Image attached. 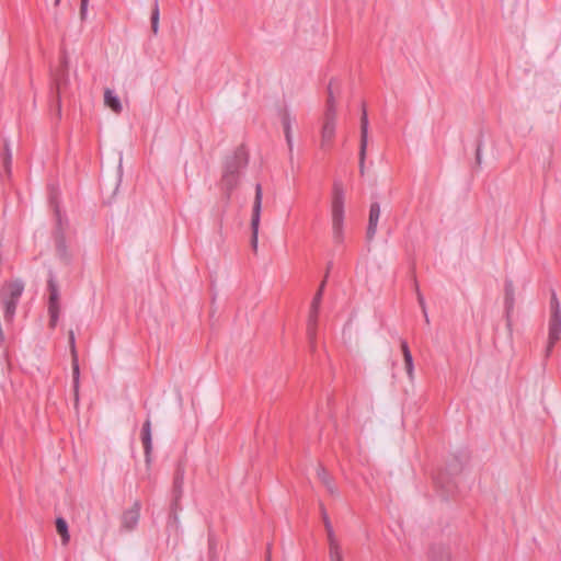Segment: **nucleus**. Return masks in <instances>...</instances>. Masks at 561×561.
Listing matches in <instances>:
<instances>
[{
	"label": "nucleus",
	"mask_w": 561,
	"mask_h": 561,
	"mask_svg": "<svg viewBox=\"0 0 561 561\" xmlns=\"http://www.w3.org/2000/svg\"><path fill=\"white\" fill-rule=\"evenodd\" d=\"M325 283H327V280L323 279L322 283L320 284L319 289L317 290V293L311 301V306H310L308 324H307V334L309 337L311 348L314 347L318 314H319V310H320V306H321V301H322Z\"/></svg>",
	"instance_id": "39448f33"
},
{
	"label": "nucleus",
	"mask_w": 561,
	"mask_h": 561,
	"mask_svg": "<svg viewBox=\"0 0 561 561\" xmlns=\"http://www.w3.org/2000/svg\"><path fill=\"white\" fill-rule=\"evenodd\" d=\"M423 314H424V318H425L426 323H428V322H430V319H428V316H427V311L425 310V312H423Z\"/></svg>",
	"instance_id": "f704fd0d"
},
{
	"label": "nucleus",
	"mask_w": 561,
	"mask_h": 561,
	"mask_svg": "<svg viewBox=\"0 0 561 561\" xmlns=\"http://www.w3.org/2000/svg\"><path fill=\"white\" fill-rule=\"evenodd\" d=\"M403 359H404L405 370H407L409 377L412 378L413 368H414L412 354L408 353L405 356H403Z\"/></svg>",
	"instance_id": "c85d7f7f"
},
{
	"label": "nucleus",
	"mask_w": 561,
	"mask_h": 561,
	"mask_svg": "<svg viewBox=\"0 0 561 561\" xmlns=\"http://www.w3.org/2000/svg\"><path fill=\"white\" fill-rule=\"evenodd\" d=\"M56 220H57V230H56L55 239H56L57 255L64 262L69 263L71 260V255L66 245V239H65V233H64V228H62V218H61L60 211L58 209H56Z\"/></svg>",
	"instance_id": "6e6552de"
},
{
	"label": "nucleus",
	"mask_w": 561,
	"mask_h": 561,
	"mask_svg": "<svg viewBox=\"0 0 561 561\" xmlns=\"http://www.w3.org/2000/svg\"><path fill=\"white\" fill-rule=\"evenodd\" d=\"M141 443L145 450L146 461L149 462L150 454L152 450V434H151V419L148 415L141 428Z\"/></svg>",
	"instance_id": "2eb2a0df"
},
{
	"label": "nucleus",
	"mask_w": 561,
	"mask_h": 561,
	"mask_svg": "<svg viewBox=\"0 0 561 561\" xmlns=\"http://www.w3.org/2000/svg\"><path fill=\"white\" fill-rule=\"evenodd\" d=\"M368 115L365 105L362 107V115H360V145L367 146L368 145Z\"/></svg>",
	"instance_id": "aec40b11"
},
{
	"label": "nucleus",
	"mask_w": 561,
	"mask_h": 561,
	"mask_svg": "<svg viewBox=\"0 0 561 561\" xmlns=\"http://www.w3.org/2000/svg\"><path fill=\"white\" fill-rule=\"evenodd\" d=\"M282 125L284 129L285 139L288 146V151L291 154L294 150V139H293V123L295 118L291 116L288 110H283L280 114Z\"/></svg>",
	"instance_id": "ddd939ff"
},
{
	"label": "nucleus",
	"mask_w": 561,
	"mask_h": 561,
	"mask_svg": "<svg viewBox=\"0 0 561 561\" xmlns=\"http://www.w3.org/2000/svg\"><path fill=\"white\" fill-rule=\"evenodd\" d=\"M104 104L116 114H119L123 111L118 96L111 89H105L104 91Z\"/></svg>",
	"instance_id": "f3484780"
},
{
	"label": "nucleus",
	"mask_w": 561,
	"mask_h": 561,
	"mask_svg": "<svg viewBox=\"0 0 561 561\" xmlns=\"http://www.w3.org/2000/svg\"><path fill=\"white\" fill-rule=\"evenodd\" d=\"M159 19H160V11H159V4L158 0H153V8L151 12V31L154 35L159 32Z\"/></svg>",
	"instance_id": "5701e85b"
},
{
	"label": "nucleus",
	"mask_w": 561,
	"mask_h": 561,
	"mask_svg": "<svg viewBox=\"0 0 561 561\" xmlns=\"http://www.w3.org/2000/svg\"><path fill=\"white\" fill-rule=\"evenodd\" d=\"M416 294H417V300L422 308V311L425 312L426 306L423 295L420 293L419 288L416 287Z\"/></svg>",
	"instance_id": "2f4dec72"
},
{
	"label": "nucleus",
	"mask_w": 561,
	"mask_h": 561,
	"mask_svg": "<svg viewBox=\"0 0 561 561\" xmlns=\"http://www.w3.org/2000/svg\"><path fill=\"white\" fill-rule=\"evenodd\" d=\"M400 346H401V351H402L403 356H405L408 353H411L410 348H409V345H408L405 340H401L400 341Z\"/></svg>",
	"instance_id": "473e14b6"
},
{
	"label": "nucleus",
	"mask_w": 561,
	"mask_h": 561,
	"mask_svg": "<svg viewBox=\"0 0 561 561\" xmlns=\"http://www.w3.org/2000/svg\"><path fill=\"white\" fill-rule=\"evenodd\" d=\"M248 164V153L243 147H239L232 156L227 157L221 176L222 188L229 196L240 180V172Z\"/></svg>",
	"instance_id": "f257e3e1"
},
{
	"label": "nucleus",
	"mask_w": 561,
	"mask_h": 561,
	"mask_svg": "<svg viewBox=\"0 0 561 561\" xmlns=\"http://www.w3.org/2000/svg\"><path fill=\"white\" fill-rule=\"evenodd\" d=\"M431 556L435 561H449V551L444 547L433 548Z\"/></svg>",
	"instance_id": "b1692460"
},
{
	"label": "nucleus",
	"mask_w": 561,
	"mask_h": 561,
	"mask_svg": "<svg viewBox=\"0 0 561 561\" xmlns=\"http://www.w3.org/2000/svg\"><path fill=\"white\" fill-rule=\"evenodd\" d=\"M515 304V289L514 284L511 279L505 282V310L506 316L510 318L511 313L513 312Z\"/></svg>",
	"instance_id": "a211bd4d"
},
{
	"label": "nucleus",
	"mask_w": 561,
	"mask_h": 561,
	"mask_svg": "<svg viewBox=\"0 0 561 561\" xmlns=\"http://www.w3.org/2000/svg\"><path fill=\"white\" fill-rule=\"evenodd\" d=\"M561 333V316H550L548 345L546 350L547 356L550 355L554 344L559 341Z\"/></svg>",
	"instance_id": "f8f14e48"
},
{
	"label": "nucleus",
	"mask_w": 561,
	"mask_h": 561,
	"mask_svg": "<svg viewBox=\"0 0 561 561\" xmlns=\"http://www.w3.org/2000/svg\"><path fill=\"white\" fill-rule=\"evenodd\" d=\"M380 217V205L377 202L370 204L369 208V217H368V226L366 238L367 241H371L377 232L378 220Z\"/></svg>",
	"instance_id": "4468645a"
},
{
	"label": "nucleus",
	"mask_w": 561,
	"mask_h": 561,
	"mask_svg": "<svg viewBox=\"0 0 561 561\" xmlns=\"http://www.w3.org/2000/svg\"><path fill=\"white\" fill-rule=\"evenodd\" d=\"M4 319L11 321L15 314L18 302L23 294L24 284L22 280L16 279L9 282L4 285Z\"/></svg>",
	"instance_id": "20e7f679"
},
{
	"label": "nucleus",
	"mask_w": 561,
	"mask_h": 561,
	"mask_svg": "<svg viewBox=\"0 0 561 561\" xmlns=\"http://www.w3.org/2000/svg\"><path fill=\"white\" fill-rule=\"evenodd\" d=\"M140 518V503L136 501L133 506L125 511L122 515V528L126 531H131L138 525Z\"/></svg>",
	"instance_id": "9b49d317"
},
{
	"label": "nucleus",
	"mask_w": 561,
	"mask_h": 561,
	"mask_svg": "<svg viewBox=\"0 0 561 561\" xmlns=\"http://www.w3.org/2000/svg\"><path fill=\"white\" fill-rule=\"evenodd\" d=\"M56 529L61 537L62 545H67L70 540V535L68 531V524L62 517H58L56 519Z\"/></svg>",
	"instance_id": "4be33fe9"
},
{
	"label": "nucleus",
	"mask_w": 561,
	"mask_h": 561,
	"mask_svg": "<svg viewBox=\"0 0 561 561\" xmlns=\"http://www.w3.org/2000/svg\"><path fill=\"white\" fill-rule=\"evenodd\" d=\"M329 557L330 561H344L339 542H333L332 545H329Z\"/></svg>",
	"instance_id": "393cba45"
},
{
	"label": "nucleus",
	"mask_w": 561,
	"mask_h": 561,
	"mask_svg": "<svg viewBox=\"0 0 561 561\" xmlns=\"http://www.w3.org/2000/svg\"><path fill=\"white\" fill-rule=\"evenodd\" d=\"M61 66H62L61 73L55 78V84H56L58 99L60 98V92H61L62 87H65L68 83V61H67L66 57H62ZM58 112H60V103L59 102H58Z\"/></svg>",
	"instance_id": "dca6fc26"
},
{
	"label": "nucleus",
	"mask_w": 561,
	"mask_h": 561,
	"mask_svg": "<svg viewBox=\"0 0 561 561\" xmlns=\"http://www.w3.org/2000/svg\"><path fill=\"white\" fill-rule=\"evenodd\" d=\"M266 561H270V559H267Z\"/></svg>",
	"instance_id": "e433bc0d"
},
{
	"label": "nucleus",
	"mask_w": 561,
	"mask_h": 561,
	"mask_svg": "<svg viewBox=\"0 0 561 561\" xmlns=\"http://www.w3.org/2000/svg\"><path fill=\"white\" fill-rule=\"evenodd\" d=\"M344 201H345V193H344L343 184L341 181L336 180L333 183L332 203H331L332 234H333V240L336 243H341L344 239V236H343Z\"/></svg>",
	"instance_id": "f03ea898"
},
{
	"label": "nucleus",
	"mask_w": 561,
	"mask_h": 561,
	"mask_svg": "<svg viewBox=\"0 0 561 561\" xmlns=\"http://www.w3.org/2000/svg\"><path fill=\"white\" fill-rule=\"evenodd\" d=\"M59 1H60V0H55V5H58V4H59Z\"/></svg>",
	"instance_id": "c9c22d12"
},
{
	"label": "nucleus",
	"mask_w": 561,
	"mask_h": 561,
	"mask_svg": "<svg viewBox=\"0 0 561 561\" xmlns=\"http://www.w3.org/2000/svg\"><path fill=\"white\" fill-rule=\"evenodd\" d=\"M11 163H12V153L9 149L8 144L4 146V156H3V168L5 173L9 175L11 172Z\"/></svg>",
	"instance_id": "a878e982"
},
{
	"label": "nucleus",
	"mask_w": 561,
	"mask_h": 561,
	"mask_svg": "<svg viewBox=\"0 0 561 561\" xmlns=\"http://www.w3.org/2000/svg\"><path fill=\"white\" fill-rule=\"evenodd\" d=\"M328 101H327V110L324 113V122L321 129V148L328 149L331 146V142L335 136V125H336V105L335 99L332 91V82L328 87Z\"/></svg>",
	"instance_id": "7ed1b4c3"
},
{
	"label": "nucleus",
	"mask_w": 561,
	"mask_h": 561,
	"mask_svg": "<svg viewBox=\"0 0 561 561\" xmlns=\"http://www.w3.org/2000/svg\"><path fill=\"white\" fill-rule=\"evenodd\" d=\"M482 163V142L479 141L476 150V164L480 167Z\"/></svg>",
	"instance_id": "7c9ffc66"
},
{
	"label": "nucleus",
	"mask_w": 561,
	"mask_h": 561,
	"mask_svg": "<svg viewBox=\"0 0 561 561\" xmlns=\"http://www.w3.org/2000/svg\"><path fill=\"white\" fill-rule=\"evenodd\" d=\"M48 290H49V298H48L49 327L55 328L57 325V322L59 319L60 295H59L58 284L54 276H50V278L48 279Z\"/></svg>",
	"instance_id": "0eeeda50"
},
{
	"label": "nucleus",
	"mask_w": 561,
	"mask_h": 561,
	"mask_svg": "<svg viewBox=\"0 0 561 561\" xmlns=\"http://www.w3.org/2000/svg\"><path fill=\"white\" fill-rule=\"evenodd\" d=\"M320 508H321V515H322L323 524H324V527H325V530H327V535H328L329 545H332L333 542H339L336 537H335V534H334L333 527L331 525V522L329 519L328 513H327V511H325V508H324V506L322 504L320 505Z\"/></svg>",
	"instance_id": "412c9836"
},
{
	"label": "nucleus",
	"mask_w": 561,
	"mask_h": 561,
	"mask_svg": "<svg viewBox=\"0 0 561 561\" xmlns=\"http://www.w3.org/2000/svg\"><path fill=\"white\" fill-rule=\"evenodd\" d=\"M262 198L263 191L261 184L255 185V196L252 209V218H251V247L254 252L257 251V240H259V227L261 220V209H262Z\"/></svg>",
	"instance_id": "423d86ee"
},
{
	"label": "nucleus",
	"mask_w": 561,
	"mask_h": 561,
	"mask_svg": "<svg viewBox=\"0 0 561 561\" xmlns=\"http://www.w3.org/2000/svg\"><path fill=\"white\" fill-rule=\"evenodd\" d=\"M331 266H332V263L330 262V263H329V265H328V270H327L325 277H324V279H325V280H327V278H328L329 271H330Z\"/></svg>",
	"instance_id": "72a5a7b5"
},
{
	"label": "nucleus",
	"mask_w": 561,
	"mask_h": 561,
	"mask_svg": "<svg viewBox=\"0 0 561 561\" xmlns=\"http://www.w3.org/2000/svg\"><path fill=\"white\" fill-rule=\"evenodd\" d=\"M550 311H551V316H561L560 302H559V299L554 291H552V294H551Z\"/></svg>",
	"instance_id": "bb28decb"
},
{
	"label": "nucleus",
	"mask_w": 561,
	"mask_h": 561,
	"mask_svg": "<svg viewBox=\"0 0 561 561\" xmlns=\"http://www.w3.org/2000/svg\"><path fill=\"white\" fill-rule=\"evenodd\" d=\"M184 476H185V467L182 461H180L176 466V470L173 479V502L172 510L175 512L179 507V501L183 494V485H184Z\"/></svg>",
	"instance_id": "9d476101"
},
{
	"label": "nucleus",
	"mask_w": 561,
	"mask_h": 561,
	"mask_svg": "<svg viewBox=\"0 0 561 561\" xmlns=\"http://www.w3.org/2000/svg\"><path fill=\"white\" fill-rule=\"evenodd\" d=\"M367 154V146L359 145V173L365 174V159Z\"/></svg>",
	"instance_id": "cd10ccee"
},
{
	"label": "nucleus",
	"mask_w": 561,
	"mask_h": 561,
	"mask_svg": "<svg viewBox=\"0 0 561 561\" xmlns=\"http://www.w3.org/2000/svg\"><path fill=\"white\" fill-rule=\"evenodd\" d=\"M69 344H70L71 355H72V378H73V391H75V405L78 407V403H79L80 368H79L78 355H77V351H76V343H75V333H73V331L69 332Z\"/></svg>",
	"instance_id": "1a4fd4ad"
},
{
	"label": "nucleus",
	"mask_w": 561,
	"mask_h": 561,
	"mask_svg": "<svg viewBox=\"0 0 561 561\" xmlns=\"http://www.w3.org/2000/svg\"><path fill=\"white\" fill-rule=\"evenodd\" d=\"M89 0H81L80 3V19L85 20L88 13Z\"/></svg>",
	"instance_id": "c756f323"
},
{
	"label": "nucleus",
	"mask_w": 561,
	"mask_h": 561,
	"mask_svg": "<svg viewBox=\"0 0 561 561\" xmlns=\"http://www.w3.org/2000/svg\"><path fill=\"white\" fill-rule=\"evenodd\" d=\"M317 476L319 478V480L325 485V488L328 489V491L332 494V495H336L337 494V489L336 486L334 485L332 479L330 478L329 473L327 472L325 468L322 467V466H319L318 469H317Z\"/></svg>",
	"instance_id": "6ab92c4d"
}]
</instances>
